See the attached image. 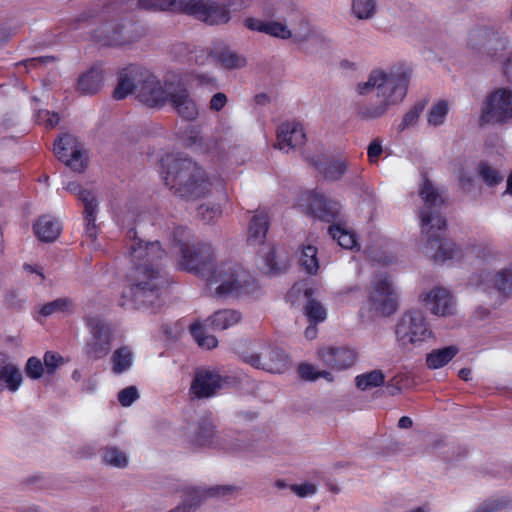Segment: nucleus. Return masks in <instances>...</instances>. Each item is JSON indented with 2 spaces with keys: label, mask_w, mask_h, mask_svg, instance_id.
<instances>
[{
  "label": "nucleus",
  "mask_w": 512,
  "mask_h": 512,
  "mask_svg": "<svg viewBox=\"0 0 512 512\" xmlns=\"http://www.w3.org/2000/svg\"><path fill=\"white\" fill-rule=\"evenodd\" d=\"M419 195L424 201V207L420 210L424 246L426 249L435 250L432 254L434 262L444 263L461 256V249L452 240L444 238L447 222L439 212L443 200L427 177H424Z\"/></svg>",
  "instance_id": "20e7f679"
},
{
  "label": "nucleus",
  "mask_w": 512,
  "mask_h": 512,
  "mask_svg": "<svg viewBox=\"0 0 512 512\" xmlns=\"http://www.w3.org/2000/svg\"><path fill=\"white\" fill-rule=\"evenodd\" d=\"M352 11L359 19L370 18L375 11L374 0H353Z\"/></svg>",
  "instance_id": "c03bdc74"
},
{
  "label": "nucleus",
  "mask_w": 512,
  "mask_h": 512,
  "mask_svg": "<svg viewBox=\"0 0 512 512\" xmlns=\"http://www.w3.org/2000/svg\"><path fill=\"white\" fill-rule=\"evenodd\" d=\"M160 166L165 185L178 197L198 199L211 189L212 184L205 171L181 153L164 155L160 159Z\"/></svg>",
  "instance_id": "39448f33"
},
{
  "label": "nucleus",
  "mask_w": 512,
  "mask_h": 512,
  "mask_svg": "<svg viewBox=\"0 0 512 512\" xmlns=\"http://www.w3.org/2000/svg\"><path fill=\"white\" fill-rule=\"evenodd\" d=\"M103 459L108 465L117 468L126 467L128 464L126 454L115 447L105 449Z\"/></svg>",
  "instance_id": "79ce46f5"
},
{
  "label": "nucleus",
  "mask_w": 512,
  "mask_h": 512,
  "mask_svg": "<svg viewBox=\"0 0 512 512\" xmlns=\"http://www.w3.org/2000/svg\"><path fill=\"white\" fill-rule=\"evenodd\" d=\"M448 113V104L445 100L438 101L428 113V123L433 126L441 125Z\"/></svg>",
  "instance_id": "37998d69"
},
{
  "label": "nucleus",
  "mask_w": 512,
  "mask_h": 512,
  "mask_svg": "<svg viewBox=\"0 0 512 512\" xmlns=\"http://www.w3.org/2000/svg\"><path fill=\"white\" fill-rule=\"evenodd\" d=\"M70 307L71 301L68 298H58L56 300L44 304L41 307L39 313L42 316L47 317L57 312H68Z\"/></svg>",
  "instance_id": "a19ab883"
},
{
  "label": "nucleus",
  "mask_w": 512,
  "mask_h": 512,
  "mask_svg": "<svg viewBox=\"0 0 512 512\" xmlns=\"http://www.w3.org/2000/svg\"><path fill=\"white\" fill-rule=\"evenodd\" d=\"M244 25L251 31L265 33L283 40L292 37V31L286 25L277 21H263L254 17H247L244 20Z\"/></svg>",
  "instance_id": "b1692460"
},
{
  "label": "nucleus",
  "mask_w": 512,
  "mask_h": 512,
  "mask_svg": "<svg viewBox=\"0 0 512 512\" xmlns=\"http://www.w3.org/2000/svg\"><path fill=\"white\" fill-rule=\"evenodd\" d=\"M175 0H138V7L144 10L174 11Z\"/></svg>",
  "instance_id": "09e8293b"
},
{
  "label": "nucleus",
  "mask_w": 512,
  "mask_h": 512,
  "mask_svg": "<svg viewBox=\"0 0 512 512\" xmlns=\"http://www.w3.org/2000/svg\"><path fill=\"white\" fill-rule=\"evenodd\" d=\"M241 319V314L232 309L216 311L207 319L208 326L214 330H225L236 325Z\"/></svg>",
  "instance_id": "c85d7f7f"
},
{
  "label": "nucleus",
  "mask_w": 512,
  "mask_h": 512,
  "mask_svg": "<svg viewBox=\"0 0 512 512\" xmlns=\"http://www.w3.org/2000/svg\"><path fill=\"white\" fill-rule=\"evenodd\" d=\"M4 301L8 307L13 309H20L24 302L23 299L19 298L18 294L13 291H9L5 294Z\"/></svg>",
  "instance_id": "e2e57ef3"
},
{
  "label": "nucleus",
  "mask_w": 512,
  "mask_h": 512,
  "mask_svg": "<svg viewBox=\"0 0 512 512\" xmlns=\"http://www.w3.org/2000/svg\"><path fill=\"white\" fill-rule=\"evenodd\" d=\"M168 102L182 119L194 121L198 117L197 103L184 85H177L172 89Z\"/></svg>",
  "instance_id": "aec40b11"
},
{
  "label": "nucleus",
  "mask_w": 512,
  "mask_h": 512,
  "mask_svg": "<svg viewBox=\"0 0 512 512\" xmlns=\"http://www.w3.org/2000/svg\"><path fill=\"white\" fill-rule=\"evenodd\" d=\"M496 287L505 296L512 294V265L497 273Z\"/></svg>",
  "instance_id": "a18cd8bd"
},
{
  "label": "nucleus",
  "mask_w": 512,
  "mask_h": 512,
  "mask_svg": "<svg viewBox=\"0 0 512 512\" xmlns=\"http://www.w3.org/2000/svg\"><path fill=\"white\" fill-rule=\"evenodd\" d=\"M511 506L510 498L501 497L483 502L475 512H507Z\"/></svg>",
  "instance_id": "58836bf2"
},
{
  "label": "nucleus",
  "mask_w": 512,
  "mask_h": 512,
  "mask_svg": "<svg viewBox=\"0 0 512 512\" xmlns=\"http://www.w3.org/2000/svg\"><path fill=\"white\" fill-rule=\"evenodd\" d=\"M195 18L209 24H225L230 20L229 10L216 2H201Z\"/></svg>",
  "instance_id": "a878e982"
},
{
  "label": "nucleus",
  "mask_w": 512,
  "mask_h": 512,
  "mask_svg": "<svg viewBox=\"0 0 512 512\" xmlns=\"http://www.w3.org/2000/svg\"><path fill=\"white\" fill-rule=\"evenodd\" d=\"M305 315L310 323L318 324L326 319V310L320 302L311 299L305 306Z\"/></svg>",
  "instance_id": "ea45409f"
},
{
  "label": "nucleus",
  "mask_w": 512,
  "mask_h": 512,
  "mask_svg": "<svg viewBox=\"0 0 512 512\" xmlns=\"http://www.w3.org/2000/svg\"><path fill=\"white\" fill-rule=\"evenodd\" d=\"M99 19H100V16L98 14L83 13L77 19V21L79 22L77 28L82 27L81 25L84 24V23H87V26H90L91 24L96 23V21L99 20Z\"/></svg>",
  "instance_id": "69168bd1"
},
{
  "label": "nucleus",
  "mask_w": 512,
  "mask_h": 512,
  "mask_svg": "<svg viewBox=\"0 0 512 512\" xmlns=\"http://www.w3.org/2000/svg\"><path fill=\"white\" fill-rule=\"evenodd\" d=\"M189 237L190 231L184 226L173 231L174 242L182 254L181 269L204 278L209 286L219 284L215 289L218 298L253 291L255 280L240 264L231 260L215 263L211 244L197 242L190 245Z\"/></svg>",
  "instance_id": "f257e3e1"
},
{
  "label": "nucleus",
  "mask_w": 512,
  "mask_h": 512,
  "mask_svg": "<svg viewBox=\"0 0 512 512\" xmlns=\"http://www.w3.org/2000/svg\"><path fill=\"white\" fill-rule=\"evenodd\" d=\"M64 363L65 359L57 352L46 351L43 356V364L49 375H53Z\"/></svg>",
  "instance_id": "8fccbe9b"
},
{
  "label": "nucleus",
  "mask_w": 512,
  "mask_h": 512,
  "mask_svg": "<svg viewBox=\"0 0 512 512\" xmlns=\"http://www.w3.org/2000/svg\"><path fill=\"white\" fill-rule=\"evenodd\" d=\"M193 444L196 447H208L214 449H222L229 452H235L237 450H243L240 444H236L233 447L226 444V440L219 438L215 432V426L212 422L207 419H202L198 423V429L195 434ZM248 449V447H245Z\"/></svg>",
  "instance_id": "6ab92c4d"
},
{
  "label": "nucleus",
  "mask_w": 512,
  "mask_h": 512,
  "mask_svg": "<svg viewBox=\"0 0 512 512\" xmlns=\"http://www.w3.org/2000/svg\"><path fill=\"white\" fill-rule=\"evenodd\" d=\"M35 236L42 242H53L60 235V223L50 216L40 217L33 225Z\"/></svg>",
  "instance_id": "cd10ccee"
},
{
  "label": "nucleus",
  "mask_w": 512,
  "mask_h": 512,
  "mask_svg": "<svg viewBox=\"0 0 512 512\" xmlns=\"http://www.w3.org/2000/svg\"><path fill=\"white\" fill-rule=\"evenodd\" d=\"M240 358L243 362L254 368L262 369L270 373H283L289 365L285 352L280 348H271L262 358L257 353L242 352Z\"/></svg>",
  "instance_id": "dca6fc26"
},
{
  "label": "nucleus",
  "mask_w": 512,
  "mask_h": 512,
  "mask_svg": "<svg viewBox=\"0 0 512 512\" xmlns=\"http://www.w3.org/2000/svg\"><path fill=\"white\" fill-rule=\"evenodd\" d=\"M166 255L159 241H134L130 247L133 267L128 276L129 285L122 292V307L142 309L158 304L162 279L157 262Z\"/></svg>",
  "instance_id": "f03ea898"
},
{
  "label": "nucleus",
  "mask_w": 512,
  "mask_h": 512,
  "mask_svg": "<svg viewBox=\"0 0 512 512\" xmlns=\"http://www.w3.org/2000/svg\"><path fill=\"white\" fill-rule=\"evenodd\" d=\"M424 110V103H416L404 116L399 124V130L404 131L410 126H413L418 121L421 113Z\"/></svg>",
  "instance_id": "603ef678"
},
{
  "label": "nucleus",
  "mask_w": 512,
  "mask_h": 512,
  "mask_svg": "<svg viewBox=\"0 0 512 512\" xmlns=\"http://www.w3.org/2000/svg\"><path fill=\"white\" fill-rule=\"evenodd\" d=\"M189 331L194 340L200 347L213 349L218 345V340L213 335H206L205 328L199 322H194L189 326Z\"/></svg>",
  "instance_id": "c9c22d12"
},
{
  "label": "nucleus",
  "mask_w": 512,
  "mask_h": 512,
  "mask_svg": "<svg viewBox=\"0 0 512 512\" xmlns=\"http://www.w3.org/2000/svg\"><path fill=\"white\" fill-rule=\"evenodd\" d=\"M235 489L236 488L234 486L230 485L215 486L207 490V495L210 497L224 496L233 492Z\"/></svg>",
  "instance_id": "0e129e2a"
},
{
  "label": "nucleus",
  "mask_w": 512,
  "mask_h": 512,
  "mask_svg": "<svg viewBox=\"0 0 512 512\" xmlns=\"http://www.w3.org/2000/svg\"><path fill=\"white\" fill-rule=\"evenodd\" d=\"M113 372L116 374L123 373L132 365V353L128 347H120L116 349L112 355Z\"/></svg>",
  "instance_id": "e433bc0d"
},
{
  "label": "nucleus",
  "mask_w": 512,
  "mask_h": 512,
  "mask_svg": "<svg viewBox=\"0 0 512 512\" xmlns=\"http://www.w3.org/2000/svg\"><path fill=\"white\" fill-rule=\"evenodd\" d=\"M291 490L299 497H306L316 492V486L311 483L291 485Z\"/></svg>",
  "instance_id": "052dcab7"
},
{
  "label": "nucleus",
  "mask_w": 512,
  "mask_h": 512,
  "mask_svg": "<svg viewBox=\"0 0 512 512\" xmlns=\"http://www.w3.org/2000/svg\"><path fill=\"white\" fill-rule=\"evenodd\" d=\"M270 226V217L266 210L256 211L248 226L247 243L250 246H260L265 243Z\"/></svg>",
  "instance_id": "5701e85b"
},
{
  "label": "nucleus",
  "mask_w": 512,
  "mask_h": 512,
  "mask_svg": "<svg viewBox=\"0 0 512 512\" xmlns=\"http://www.w3.org/2000/svg\"><path fill=\"white\" fill-rule=\"evenodd\" d=\"M411 69L405 65L392 67L389 72L374 70L367 82L359 83V94L377 89V99L358 106L357 116L361 120H374L386 114L388 109L403 101L407 94Z\"/></svg>",
  "instance_id": "7ed1b4c3"
},
{
  "label": "nucleus",
  "mask_w": 512,
  "mask_h": 512,
  "mask_svg": "<svg viewBox=\"0 0 512 512\" xmlns=\"http://www.w3.org/2000/svg\"><path fill=\"white\" fill-rule=\"evenodd\" d=\"M368 303L370 310L382 316H390L396 312L398 308L397 297L390 277L387 274L381 275L379 279L372 284Z\"/></svg>",
  "instance_id": "9b49d317"
},
{
  "label": "nucleus",
  "mask_w": 512,
  "mask_h": 512,
  "mask_svg": "<svg viewBox=\"0 0 512 512\" xmlns=\"http://www.w3.org/2000/svg\"><path fill=\"white\" fill-rule=\"evenodd\" d=\"M467 45L471 50L495 58L498 51L506 49L507 39L494 29L478 27L469 33Z\"/></svg>",
  "instance_id": "4468645a"
},
{
  "label": "nucleus",
  "mask_w": 512,
  "mask_h": 512,
  "mask_svg": "<svg viewBox=\"0 0 512 512\" xmlns=\"http://www.w3.org/2000/svg\"><path fill=\"white\" fill-rule=\"evenodd\" d=\"M22 381V373L17 367L13 365H2V382L5 383L10 391H17Z\"/></svg>",
  "instance_id": "4c0bfd02"
},
{
  "label": "nucleus",
  "mask_w": 512,
  "mask_h": 512,
  "mask_svg": "<svg viewBox=\"0 0 512 512\" xmlns=\"http://www.w3.org/2000/svg\"><path fill=\"white\" fill-rule=\"evenodd\" d=\"M318 249L313 245H303L299 253V264L310 275H315L319 269Z\"/></svg>",
  "instance_id": "473e14b6"
},
{
  "label": "nucleus",
  "mask_w": 512,
  "mask_h": 512,
  "mask_svg": "<svg viewBox=\"0 0 512 512\" xmlns=\"http://www.w3.org/2000/svg\"><path fill=\"white\" fill-rule=\"evenodd\" d=\"M171 83L165 82L163 86L148 69L130 64L118 72V83L113 91L116 100L125 99L135 92L136 98L150 108L164 106L170 97Z\"/></svg>",
  "instance_id": "423d86ee"
},
{
  "label": "nucleus",
  "mask_w": 512,
  "mask_h": 512,
  "mask_svg": "<svg viewBox=\"0 0 512 512\" xmlns=\"http://www.w3.org/2000/svg\"><path fill=\"white\" fill-rule=\"evenodd\" d=\"M319 359L329 368L333 370H345L354 365L358 353L349 347L341 346L319 349Z\"/></svg>",
  "instance_id": "a211bd4d"
},
{
  "label": "nucleus",
  "mask_w": 512,
  "mask_h": 512,
  "mask_svg": "<svg viewBox=\"0 0 512 512\" xmlns=\"http://www.w3.org/2000/svg\"><path fill=\"white\" fill-rule=\"evenodd\" d=\"M44 370L45 367L40 358L36 356L28 358L25 364V373L30 379H40L44 374Z\"/></svg>",
  "instance_id": "3c124183"
},
{
  "label": "nucleus",
  "mask_w": 512,
  "mask_h": 512,
  "mask_svg": "<svg viewBox=\"0 0 512 512\" xmlns=\"http://www.w3.org/2000/svg\"><path fill=\"white\" fill-rule=\"evenodd\" d=\"M385 382V375L382 370L375 369L356 376L355 383L358 389L368 390L371 388L380 387Z\"/></svg>",
  "instance_id": "72a5a7b5"
},
{
  "label": "nucleus",
  "mask_w": 512,
  "mask_h": 512,
  "mask_svg": "<svg viewBox=\"0 0 512 512\" xmlns=\"http://www.w3.org/2000/svg\"><path fill=\"white\" fill-rule=\"evenodd\" d=\"M55 61L54 56H42L37 58H31L25 61L26 65L36 66L37 64H46L48 62Z\"/></svg>",
  "instance_id": "338daca9"
},
{
  "label": "nucleus",
  "mask_w": 512,
  "mask_h": 512,
  "mask_svg": "<svg viewBox=\"0 0 512 512\" xmlns=\"http://www.w3.org/2000/svg\"><path fill=\"white\" fill-rule=\"evenodd\" d=\"M140 36L135 23L112 20L93 29L89 39L103 47H119L137 41Z\"/></svg>",
  "instance_id": "0eeeda50"
},
{
  "label": "nucleus",
  "mask_w": 512,
  "mask_h": 512,
  "mask_svg": "<svg viewBox=\"0 0 512 512\" xmlns=\"http://www.w3.org/2000/svg\"><path fill=\"white\" fill-rule=\"evenodd\" d=\"M302 200L306 202L307 214L321 221L327 223L333 222L340 214V203L331 200L325 194L317 190H310L303 193Z\"/></svg>",
  "instance_id": "2eb2a0df"
},
{
  "label": "nucleus",
  "mask_w": 512,
  "mask_h": 512,
  "mask_svg": "<svg viewBox=\"0 0 512 512\" xmlns=\"http://www.w3.org/2000/svg\"><path fill=\"white\" fill-rule=\"evenodd\" d=\"M395 333L402 346H417L434 336L426 317L419 310L404 313L396 325Z\"/></svg>",
  "instance_id": "1a4fd4ad"
},
{
  "label": "nucleus",
  "mask_w": 512,
  "mask_h": 512,
  "mask_svg": "<svg viewBox=\"0 0 512 512\" xmlns=\"http://www.w3.org/2000/svg\"><path fill=\"white\" fill-rule=\"evenodd\" d=\"M202 1L203 0H175L174 11L195 17L198 6H200Z\"/></svg>",
  "instance_id": "864d4df0"
},
{
  "label": "nucleus",
  "mask_w": 512,
  "mask_h": 512,
  "mask_svg": "<svg viewBox=\"0 0 512 512\" xmlns=\"http://www.w3.org/2000/svg\"><path fill=\"white\" fill-rule=\"evenodd\" d=\"M59 161L75 172H83L88 166V158L84 154L83 146L77 137L63 133L54 141L53 148Z\"/></svg>",
  "instance_id": "9d476101"
},
{
  "label": "nucleus",
  "mask_w": 512,
  "mask_h": 512,
  "mask_svg": "<svg viewBox=\"0 0 512 512\" xmlns=\"http://www.w3.org/2000/svg\"><path fill=\"white\" fill-rule=\"evenodd\" d=\"M138 398L139 393L135 386H128L118 393V401L123 407L132 405Z\"/></svg>",
  "instance_id": "13d9d810"
},
{
  "label": "nucleus",
  "mask_w": 512,
  "mask_h": 512,
  "mask_svg": "<svg viewBox=\"0 0 512 512\" xmlns=\"http://www.w3.org/2000/svg\"><path fill=\"white\" fill-rule=\"evenodd\" d=\"M85 324L89 331L84 351L89 359L99 360L106 357L114 342V330L111 323L97 315L85 317Z\"/></svg>",
  "instance_id": "6e6552de"
},
{
  "label": "nucleus",
  "mask_w": 512,
  "mask_h": 512,
  "mask_svg": "<svg viewBox=\"0 0 512 512\" xmlns=\"http://www.w3.org/2000/svg\"><path fill=\"white\" fill-rule=\"evenodd\" d=\"M458 353L455 346L432 350L426 356V365L430 369H439L448 364Z\"/></svg>",
  "instance_id": "c756f323"
},
{
  "label": "nucleus",
  "mask_w": 512,
  "mask_h": 512,
  "mask_svg": "<svg viewBox=\"0 0 512 512\" xmlns=\"http://www.w3.org/2000/svg\"><path fill=\"white\" fill-rule=\"evenodd\" d=\"M299 375L302 379L308 381H314L320 377H323L329 381L332 380V375L327 371H315L311 364L302 363L298 367Z\"/></svg>",
  "instance_id": "de8ad7c7"
},
{
  "label": "nucleus",
  "mask_w": 512,
  "mask_h": 512,
  "mask_svg": "<svg viewBox=\"0 0 512 512\" xmlns=\"http://www.w3.org/2000/svg\"><path fill=\"white\" fill-rule=\"evenodd\" d=\"M479 173L484 183L491 187L498 185L503 180V177L500 175V173L496 169L489 166L487 163H480Z\"/></svg>",
  "instance_id": "49530a36"
},
{
  "label": "nucleus",
  "mask_w": 512,
  "mask_h": 512,
  "mask_svg": "<svg viewBox=\"0 0 512 512\" xmlns=\"http://www.w3.org/2000/svg\"><path fill=\"white\" fill-rule=\"evenodd\" d=\"M264 263L266 267V273L269 275H277L282 271L276 261V249L274 246L269 247L268 251L265 253Z\"/></svg>",
  "instance_id": "6e6d98bb"
},
{
  "label": "nucleus",
  "mask_w": 512,
  "mask_h": 512,
  "mask_svg": "<svg viewBox=\"0 0 512 512\" xmlns=\"http://www.w3.org/2000/svg\"><path fill=\"white\" fill-rule=\"evenodd\" d=\"M37 121L43 124L47 129H53L60 121V117L56 112H50L49 110H40L37 114Z\"/></svg>",
  "instance_id": "4d7b16f0"
},
{
  "label": "nucleus",
  "mask_w": 512,
  "mask_h": 512,
  "mask_svg": "<svg viewBox=\"0 0 512 512\" xmlns=\"http://www.w3.org/2000/svg\"><path fill=\"white\" fill-rule=\"evenodd\" d=\"M312 165L321 175L329 180L340 179L347 170V164L341 159H329L324 156H315L309 159Z\"/></svg>",
  "instance_id": "393cba45"
},
{
  "label": "nucleus",
  "mask_w": 512,
  "mask_h": 512,
  "mask_svg": "<svg viewBox=\"0 0 512 512\" xmlns=\"http://www.w3.org/2000/svg\"><path fill=\"white\" fill-rule=\"evenodd\" d=\"M292 16L294 18L290 19V24L292 25L291 31H293L291 38H293L294 42L307 40L312 33L309 22L299 10H293Z\"/></svg>",
  "instance_id": "7c9ffc66"
},
{
  "label": "nucleus",
  "mask_w": 512,
  "mask_h": 512,
  "mask_svg": "<svg viewBox=\"0 0 512 512\" xmlns=\"http://www.w3.org/2000/svg\"><path fill=\"white\" fill-rule=\"evenodd\" d=\"M103 70L99 66H93L77 79L76 89L83 95H94L103 87Z\"/></svg>",
  "instance_id": "bb28decb"
},
{
  "label": "nucleus",
  "mask_w": 512,
  "mask_h": 512,
  "mask_svg": "<svg viewBox=\"0 0 512 512\" xmlns=\"http://www.w3.org/2000/svg\"><path fill=\"white\" fill-rule=\"evenodd\" d=\"M211 56L226 69L240 68L245 65V59L243 57H240L237 53L227 48L213 52Z\"/></svg>",
  "instance_id": "f704fd0d"
},
{
  "label": "nucleus",
  "mask_w": 512,
  "mask_h": 512,
  "mask_svg": "<svg viewBox=\"0 0 512 512\" xmlns=\"http://www.w3.org/2000/svg\"><path fill=\"white\" fill-rule=\"evenodd\" d=\"M382 153V141L379 138L373 139L367 148L368 161L371 164H376Z\"/></svg>",
  "instance_id": "bf43d9fd"
},
{
  "label": "nucleus",
  "mask_w": 512,
  "mask_h": 512,
  "mask_svg": "<svg viewBox=\"0 0 512 512\" xmlns=\"http://www.w3.org/2000/svg\"><path fill=\"white\" fill-rule=\"evenodd\" d=\"M510 118H512V91L501 88L491 92L480 117L481 123H504Z\"/></svg>",
  "instance_id": "f8f14e48"
},
{
  "label": "nucleus",
  "mask_w": 512,
  "mask_h": 512,
  "mask_svg": "<svg viewBox=\"0 0 512 512\" xmlns=\"http://www.w3.org/2000/svg\"><path fill=\"white\" fill-rule=\"evenodd\" d=\"M430 310L435 315L446 316L451 315L454 310L453 296L445 288L432 289L423 299Z\"/></svg>",
  "instance_id": "4be33fe9"
},
{
  "label": "nucleus",
  "mask_w": 512,
  "mask_h": 512,
  "mask_svg": "<svg viewBox=\"0 0 512 512\" xmlns=\"http://www.w3.org/2000/svg\"><path fill=\"white\" fill-rule=\"evenodd\" d=\"M306 141L303 126L298 122H285L277 130V145L280 150L288 152Z\"/></svg>",
  "instance_id": "412c9836"
},
{
  "label": "nucleus",
  "mask_w": 512,
  "mask_h": 512,
  "mask_svg": "<svg viewBox=\"0 0 512 512\" xmlns=\"http://www.w3.org/2000/svg\"><path fill=\"white\" fill-rule=\"evenodd\" d=\"M329 234L344 249H353L358 246L354 231L346 229L340 224L331 225L329 227Z\"/></svg>",
  "instance_id": "2f4dec72"
},
{
  "label": "nucleus",
  "mask_w": 512,
  "mask_h": 512,
  "mask_svg": "<svg viewBox=\"0 0 512 512\" xmlns=\"http://www.w3.org/2000/svg\"><path fill=\"white\" fill-rule=\"evenodd\" d=\"M66 190L78 196V199L84 205V218L86 221V233L90 238L97 237L96 216L98 203L92 191L83 189L80 183L76 181L69 182Z\"/></svg>",
  "instance_id": "f3484780"
},
{
  "label": "nucleus",
  "mask_w": 512,
  "mask_h": 512,
  "mask_svg": "<svg viewBox=\"0 0 512 512\" xmlns=\"http://www.w3.org/2000/svg\"><path fill=\"white\" fill-rule=\"evenodd\" d=\"M199 215L205 223H210L214 219L218 218L221 213V207L217 204L213 205H201L198 209Z\"/></svg>",
  "instance_id": "5fc2aeb1"
},
{
  "label": "nucleus",
  "mask_w": 512,
  "mask_h": 512,
  "mask_svg": "<svg viewBox=\"0 0 512 512\" xmlns=\"http://www.w3.org/2000/svg\"><path fill=\"white\" fill-rule=\"evenodd\" d=\"M503 72L507 81L512 84V56L507 58L504 62Z\"/></svg>",
  "instance_id": "774afa93"
},
{
  "label": "nucleus",
  "mask_w": 512,
  "mask_h": 512,
  "mask_svg": "<svg viewBox=\"0 0 512 512\" xmlns=\"http://www.w3.org/2000/svg\"><path fill=\"white\" fill-rule=\"evenodd\" d=\"M229 377L220 375L217 371L199 368L194 373L189 388V394L193 399H205L216 393L228 383Z\"/></svg>",
  "instance_id": "ddd939ff"
},
{
  "label": "nucleus",
  "mask_w": 512,
  "mask_h": 512,
  "mask_svg": "<svg viewBox=\"0 0 512 512\" xmlns=\"http://www.w3.org/2000/svg\"><path fill=\"white\" fill-rule=\"evenodd\" d=\"M227 101V96L222 92H218L212 96L209 108L212 111L219 112L227 104Z\"/></svg>",
  "instance_id": "680f3d73"
}]
</instances>
